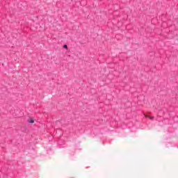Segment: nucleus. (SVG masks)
<instances>
[{"mask_svg":"<svg viewBox=\"0 0 178 178\" xmlns=\"http://www.w3.org/2000/svg\"><path fill=\"white\" fill-rule=\"evenodd\" d=\"M28 123H34V120L33 118H30L28 120Z\"/></svg>","mask_w":178,"mask_h":178,"instance_id":"obj_1","label":"nucleus"},{"mask_svg":"<svg viewBox=\"0 0 178 178\" xmlns=\"http://www.w3.org/2000/svg\"><path fill=\"white\" fill-rule=\"evenodd\" d=\"M154 116H149V119H150V120H154Z\"/></svg>","mask_w":178,"mask_h":178,"instance_id":"obj_2","label":"nucleus"},{"mask_svg":"<svg viewBox=\"0 0 178 178\" xmlns=\"http://www.w3.org/2000/svg\"><path fill=\"white\" fill-rule=\"evenodd\" d=\"M63 47H64V48H65V49H67V44H65Z\"/></svg>","mask_w":178,"mask_h":178,"instance_id":"obj_3","label":"nucleus"},{"mask_svg":"<svg viewBox=\"0 0 178 178\" xmlns=\"http://www.w3.org/2000/svg\"><path fill=\"white\" fill-rule=\"evenodd\" d=\"M145 118H149V115H145Z\"/></svg>","mask_w":178,"mask_h":178,"instance_id":"obj_4","label":"nucleus"}]
</instances>
